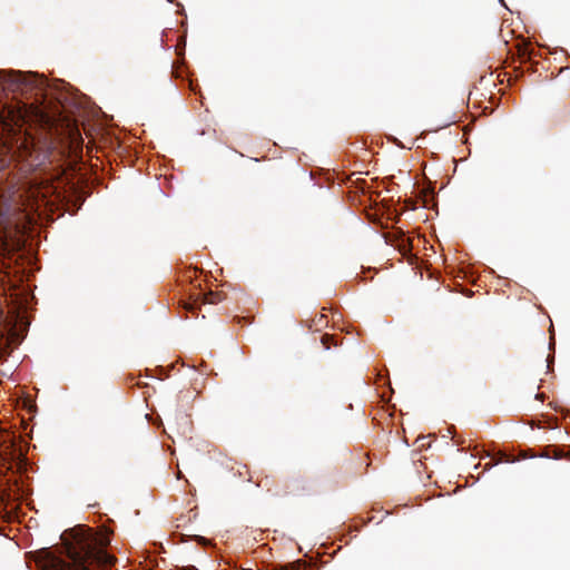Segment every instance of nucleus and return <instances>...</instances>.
Instances as JSON below:
<instances>
[{
    "instance_id": "nucleus-1",
    "label": "nucleus",
    "mask_w": 570,
    "mask_h": 570,
    "mask_svg": "<svg viewBox=\"0 0 570 570\" xmlns=\"http://www.w3.org/2000/svg\"><path fill=\"white\" fill-rule=\"evenodd\" d=\"M61 540L59 552L48 548L38 551L37 562L42 570H104L116 560L105 550L108 539L85 525L65 531Z\"/></svg>"
},
{
    "instance_id": "nucleus-2",
    "label": "nucleus",
    "mask_w": 570,
    "mask_h": 570,
    "mask_svg": "<svg viewBox=\"0 0 570 570\" xmlns=\"http://www.w3.org/2000/svg\"><path fill=\"white\" fill-rule=\"evenodd\" d=\"M46 79L35 73L21 71L10 73L6 87L12 92L20 94L26 101L23 117L46 129H53L60 120V114L52 110L46 102Z\"/></svg>"
},
{
    "instance_id": "nucleus-3",
    "label": "nucleus",
    "mask_w": 570,
    "mask_h": 570,
    "mask_svg": "<svg viewBox=\"0 0 570 570\" xmlns=\"http://www.w3.org/2000/svg\"><path fill=\"white\" fill-rule=\"evenodd\" d=\"M26 465V453L13 433L0 434V474L21 472Z\"/></svg>"
},
{
    "instance_id": "nucleus-4",
    "label": "nucleus",
    "mask_w": 570,
    "mask_h": 570,
    "mask_svg": "<svg viewBox=\"0 0 570 570\" xmlns=\"http://www.w3.org/2000/svg\"><path fill=\"white\" fill-rule=\"evenodd\" d=\"M17 150L19 157L23 160L33 158V154L37 151V144L35 138L29 134H23L16 139Z\"/></svg>"
},
{
    "instance_id": "nucleus-5",
    "label": "nucleus",
    "mask_w": 570,
    "mask_h": 570,
    "mask_svg": "<svg viewBox=\"0 0 570 570\" xmlns=\"http://www.w3.org/2000/svg\"><path fill=\"white\" fill-rule=\"evenodd\" d=\"M199 301L203 304H217V303L223 301V295H222V293H218V292H208V293H205V294H199L197 299H195L194 303H185L184 304V308L187 312H194L195 308H196V304Z\"/></svg>"
},
{
    "instance_id": "nucleus-6",
    "label": "nucleus",
    "mask_w": 570,
    "mask_h": 570,
    "mask_svg": "<svg viewBox=\"0 0 570 570\" xmlns=\"http://www.w3.org/2000/svg\"><path fill=\"white\" fill-rule=\"evenodd\" d=\"M321 342H322L323 346L326 350H330L331 348V342H334V336L330 335V334H324L321 337Z\"/></svg>"
},
{
    "instance_id": "nucleus-7",
    "label": "nucleus",
    "mask_w": 570,
    "mask_h": 570,
    "mask_svg": "<svg viewBox=\"0 0 570 570\" xmlns=\"http://www.w3.org/2000/svg\"><path fill=\"white\" fill-rule=\"evenodd\" d=\"M302 490L303 491H309V485L307 481H302Z\"/></svg>"
},
{
    "instance_id": "nucleus-8",
    "label": "nucleus",
    "mask_w": 570,
    "mask_h": 570,
    "mask_svg": "<svg viewBox=\"0 0 570 570\" xmlns=\"http://www.w3.org/2000/svg\"><path fill=\"white\" fill-rule=\"evenodd\" d=\"M535 399H538V400H542V399H543V394H539V393H538V394L535 395Z\"/></svg>"
}]
</instances>
